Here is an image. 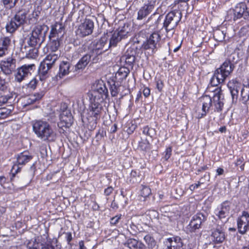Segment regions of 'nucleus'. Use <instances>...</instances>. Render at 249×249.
<instances>
[{
	"label": "nucleus",
	"mask_w": 249,
	"mask_h": 249,
	"mask_svg": "<svg viewBox=\"0 0 249 249\" xmlns=\"http://www.w3.org/2000/svg\"><path fill=\"white\" fill-rule=\"evenodd\" d=\"M141 176V172L139 170H132L129 177L127 178V182L131 184L138 183L140 181L138 180V178H140Z\"/></svg>",
	"instance_id": "obj_32"
},
{
	"label": "nucleus",
	"mask_w": 249,
	"mask_h": 249,
	"mask_svg": "<svg viewBox=\"0 0 249 249\" xmlns=\"http://www.w3.org/2000/svg\"><path fill=\"white\" fill-rule=\"evenodd\" d=\"M36 168L35 164H33L30 169L25 173L16 177L14 173L13 174L11 180L21 187H25L31 182L35 176Z\"/></svg>",
	"instance_id": "obj_6"
},
{
	"label": "nucleus",
	"mask_w": 249,
	"mask_h": 249,
	"mask_svg": "<svg viewBox=\"0 0 249 249\" xmlns=\"http://www.w3.org/2000/svg\"><path fill=\"white\" fill-rule=\"evenodd\" d=\"M101 54V52L99 53L91 49L87 55L90 56V61L91 62V63L94 64L99 62L100 55Z\"/></svg>",
	"instance_id": "obj_36"
},
{
	"label": "nucleus",
	"mask_w": 249,
	"mask_h": 249,
	"mask_svg": "<svg viewBox=\"0 0 249 249\" xmlns=\"http://www.w3.org/2000/svg\"><path fill=\"white\" fill-rule=\"evenodd\" d=\"M68 104L66 102L63 103V123H65L63 126L69 128L73 124V118L70 111L67 110Z\"/></svg>",
	"instance_id": "obj_26"
},
{
	"label": "nucleus",
	"mask_w": 249,
	"mask_h": 249,
	"mask_svg": "<svg viewBox=\"0 0 249 249\" xmlns=\"http://www.w3.org/2000/svg\"><path fill=\"white\" fill-rule=\"evenodd\" d=\"M87 95L89 104L86 109V117L88 125H90L89 129L92 130L95 129L98 121L105 112L104 107H106L107 100L109 99V94L105 83L103 81H98Z\"/></svg>",
	"instance_id": "obj_2"
},
{
	"label": "nucleus",
	"mask_w": 249,
	"mask_h": 249,
	"mask_svg": "<svg viewBox=\"0 0 249 249\" xmlns=\"http://www.w3.org/2000/svg\"><path fill=\"white\" fill-rule=\"evenodd\" d=\"M18 0H2L4 6L7 8L11 9L15 7Z\"/></svg>",
	"instance_id": "obj_45"
},
{
	"label": "nucleus",
	"mask_w": 249,
	"mask_h": 249,
	"mask_svg": "<svg viewBox=\"0 0 249 249\" xmlns=\"http://www.w3.org/2000/svg\"><path fill=\"white\" fill-rule=\"evenodd\" d=\"M205 220V215L201 213H198L194 215L186 227L187 232H195L196 230L201 228L202 223Z\"/></svg>",
	"instance_id": "obj_14"
},
{
	"label": "nucleus",
	"mask_w": 249,
	"mask_h": 249,
	"mask_svg": "<svg viewBox=\"0 0 249 249\" xmlns=\"http://www.w3.org/2000/svg\"><path fill=\"white\" fill-rule=\"evenodd\" d=\"M244 160V159L243 157L237 159L236 161L235 162V166H238L243 164L244 162H245Z\"/></svg>",
	"instance_id": "obj_64"
},
{
	"label": "nucleus",
	"mask_w": 249,
	"mask_h": 249,
	"mask_svg": "<svg viewBox=\"0 0 249 249\" xmlns=\"http://www.w3.org/2000/svg\"><path fill=\"white\" fill-rule=\"evenodd\" d=\"M90 62V56L84 55L76 64L75 67L78 70L84 69Z\"/></svg>",
	"instance_id": "obj_35"
},
{
	"label": "nucleus",
	"mask_w": 249,
	"mask_h": 249,
	"mask_svg": "<svg viewBox=\"0 0 249 249\" xmlns=\"http://www.w3.org/2000/svg\"><path fill=\"white\" fill-rule=\"evenodd\" d=\"M33 131L37 136L43 140H47L53 133L50 125L46 122L36 121L33 124Z\"/></svg>",
	"instance_id": "obj_7"
},
{
	"label": "nucleus",
	"mask_w": 249,
	"mask_h": 249,
	"mask_svg": "<svg viewBox=\"0 0 249 249\" xmlns=\"http://www.w3.org/2000/svg\"><path fill=\"white\" fill-rule=\"evenodd\" d=\"M231 201L225 200L220 204L219 207L215 210V214L219 220H222L228 216L231 208Z\"/></svg>",
	"instance_id": "obj_18"
},
{
	"label": "nucleus",
	"mask_w": 249,
	"mask_h": 249,
	"mask_svg": "<svg viewBox=\"0 0 249 249\" xmlns=\"http://www.w3.org/2000/svg\"><path fill=\"white\" fill-rule=\"evenodd\" d=\"M65 238L68 244L70 245L71 247L72 246V244L71 243V241L72 239V234L71 232H66L65 233Z\"/></svg>",
	"instance_id": "obj_58"
},
{
	"label": "nucleus",
	"mask_w": 249,
	"mask_h": 249,
	"mask_svg": "<svg viewBox=\"0 0 249 249\" xmlns=\"http://www.w3.org/2000/svg\"><path fill=\"white\" fill-rule=\"evenodd\" d=\"M122 215L121 213L117 214L110 219L109 223L111 226H116L122 219Z\"/></svg>",
	"instance_id": "obj_44"
},
{
	"label": "nucleus",
	"mask_w": 249,
	"mask_h": 249,
	"mask_svg": "<svg viewBox=\"0 0 249 249\" xmlns=\"http://www.w3.org/2000/svg\"><path fill=\"white\" fill-rule=\"evenodd\" d=\"M143 94L145 98H147L150 94V89L148 87H143L142 91Z\"/></svg>",
	"instance_id": "obj_61"
},
{
	"label": "nucleus",
	"mask_w": 249,
	"mask_h": 249,
	"mask_svg": "<svg viewBox=\"0 0 249 249\" xmlns=\"http://www.w3.org/2000/svg\"><path fill=\"white\" fill-rule=\"evenodd\" d=\"M161 39L159 32L154 31L147 36L142 45L141 49L143 51H148L149 53L153 54L160 48Z\"/></svg>",
	"instance_id": "obj_5"
},
{
	"label": "nucleus",
	"mask_w": 249,
	"mask_h": 249,
	"mask_svg": "<svg viewBox=\"0 0 249 249\" xmlns=\"http://www.w3.org/2000/svg\"><path fill=\"white\" fill-rule=\"evenodd\" d=\"M156 0H147L138 11L137 19L142 20L149 15L155 9Z\"/></svg>",
	"instance_id": "obj_10"
},
{
	"label": "nucleus",
	"mask_w": 249,
	"mask_h": 249,
	"mask_svg": "<svg viewBox=\"0 0 249 249\" xmlns=\"http://www.w3.org/2000/svg\"><path fill=\"white\" fill-rule=\"evenodd\" d=\"M227 86L231 95L232 103L236 104L237 102L239 91L241 89V83L236 78L233 79L229 81Z\"/></svg>",
	"instance_id": "obj_16"
},
{
	"label": "nucleus",
	"mask_w": 249,
	"mask_h": 249,
	"mask_svg": "<svg viewBox=\"0 0 249 249\" xmlns=\"http://www.w3.org/2000/svg\"><path fill=\"white\" fill-rule=\"evenodd\" d=\"M113 191V187L110 186L107 187L104 190V194L106 196H109L111 194H112Z\"/></svg>",
	"instance_id": "obj_57"
},
{
	"label": "nucleus",
	"mask_w": 249,
	"mask_h": 249,
	"mask_svg": "<svg viewBox=\"0 0 249 249\" xmlns=\"http://www.w3.org/2000/svg\"><path fill=\"white\" fill-rule=\"evenodd\" d=\"M70 67V65L69 63L63 61V75L68 74L69 73Z\"/></svg>",
	"instance_id": "obj_54"
},
{
	"label": "nucleus",
	"mask_w": 249,
	"mask_h": 249,
	"mask_svg": "<svg viewBox=\"0 0 249 249\" xmlns=\"http://www.w3.org/2000/svg\"><path fill=\"white\" fill-rule=\"evenodd\" d=\"M108 36L107 33L106 34L104 33L100 39L97 41L93 42L92 50L99 53L101 52L102 53L107 50V49H106L105 51H102L104 47L107 43Z\"/></svg>",
	"instance_id": "obj_22"
},
{
	"label": "nucleus",
	"mask_w": 249,
	"mask_h": 249,
	"mask_svg": "<svg viewBox=\"0 0 249 249\" xmlns=\"http://www.w3.org/2000/svg\"><path fill=\"white\" fill-rule=\"evenodd\" d=\"M249 6L243 2L238 3L235 7L227 11L225 20L235 21L243 18L245 20L249 21Z\"/></svg>",
	"instance_id": "obj_3"
},
{
	"label": "nucleus",
	"mask_w": 249,
	"mask_h": 249,
	"mask_svg": "<svg viewBox=\"0 0 249 249\" xmlns=\"http://www.w3.org/2000/svg\"><path fill=\"white\" fill-rule=\"evenodd\" d=\"M226 233L221 227L212 230L210 238L213 244L222 243L226 239Z\"/></svg>",
	"instance_id": "obj_19"
},
{
	"label": "nucleus",
	"mask_w": 249,
	"mask_h": 249,
	"mask_svg": "<svg viewBox=\"0 0 249 249\" xmlns=\"http://www.w3.org/2000/svg\"><path fill=\"white\" fill-rule=\"evenodd\" d=\"M108 83L110 86L109 89L111 96L112 97L117 96L120 90V88L121 86V82L112 80Z\"/></svg>",
	"instance_id": "obj_30"
},
{
	"label": "nucleus",
	"mask_w": 249,
	"mask_h": 249,
	"mask_svg": "<svg viewBox=\"0 0 249 249\" xmlns=\"http://www.w3.org/2000/svg\"><path fill=\"white\" fill-rule=\"evenodd\" d=\"M7 88V83L5 81V80L2 79L0 76V90L3 91L5 90Z\"/></svg>",
	"instance_id": "obj_55"
},
{
	"label": "nucleus",
	"mask_w": 249,
	"mask_h": 249,
	"mask_svg": "<svg viewBox=\"0 0 249 249\" xmlns=\"http://www.w3.org/2000/svg\"><path fill=\"white\" fill-rule=\"evenodd\" d=\"M11 44V40L9 37L4 36L0 38V57L8 53Z\"/></svg>",
	"instance_id": "obj_25"
},
{
	"label": "nucleus",
	"mask_w": 249,
	"mask_h": 249,
	"mask_svg": "<svg viewBox=\"0 0 249 249\" xmlns=\"http://www.w3.org/2000/svg\"><path fill=\"white\" fill-rule=\"evenodd\" d=\"M130 69L126 67H120L115 74V79L121 82L123 80L126 79L130 73Z\"/></svg>",
	"instance_id": "obj_29"
},
{
	"label": "nucleus",
	"mask_w": 249,
	"mask_h": 249,
	"mask_svg": "<svg viewBox=\"0 0 249 249\" xmlns=\"http://www.w3.org/2000/svg\"><path fill=\"white\" fill-rule=\"evenodd\" d=\"M238 231L241 234H245L249 231V213L247 211H242L241 214L236 219Z\"/></svg>",
	"instance_id": "obj_12"
},
{
	"label": "nucleus",
	"mask_w": 249,
	"mask_h": 249,
	"mask_svg": "<svg viewBox=\"0 0 249 249\" xmlns=\"http://www.w3.org/2000/svg\"><path fill=\"white\" fill-rule=\"evenodd\" d=\"M177 11L173 10L168 12L165 16L162 29H164L168 33L177 27L181 18V13H179V16L177 17Z\"/></svg>",
	"instance_id": "obj_8"
},
{
	"label": "nucleus",
	"mask_w": 249,
	"mask_h": 249,
	"mask_svg": "<svg viewBox=\"0 0 249 249\" xmlns=\"http://www.w3.org/2000/svg\"><path fill=\"white\" fill-rule=\"evenodd\" d=\"M211 163H210L208 164L204 165L200 167L199 168H198L197 170V172H198V173H199L202 171H205L206 170L210 169L211 168Z\"/></svg>",
	"instance_id": "obj_60"
},
{
	"label": "nucleus",
	"mask_w": 249,
	"mask_h": 249,
	"mask_svg": "<svg viewBox=\"0 0 249 249\" xmlns=\"http://www.w3.org/2000/svg\"><path fill=\"white\" fill-rule=\"evenodd\" d=\"M125 245L130 249H145V245L142 242L133 238L127 239Z\"/></svg>",
	"instance_id": "obj_28"
},
{
	"label": "nucleus",
	"mask_w": 249,
	"mask_h": 249,
	"mask_svg": "<svg viewBox=\"0 0 249 249\" xmlns=\"http://www.w3.org/2000/svg\"><path fill=\"white\" fill-rule=\"evenodd\" d=\"M62 69V62L59 65V71L58 73L54 77V79H55L56 81H58V80H60L62 77V72H61Z\"/></svg>",
	"instance_id": "obj_59"
},
{
	"label": "nucleus",
	"mask_w": 249,
	"mask_h": 249,
	"mask_svg": "<svg viewBox=\"0 0 249 249\" xmlns=\"http://www.w3.org/2000/svg\"><path fill=\"white\" fill-rule=\"evenodd\" d=\"M61 53L60 51L57 53H52L48 55L43 61H45V63H47V61H52L55 62L61 56Z\"/></svg>",
	"instance_id": "obj_42"
},
{
	"label": "nucleus",
	"mask_w": 249,
	"mask_h": 249,
	"mask_svg": "<svg viewBox=\"0 0 249 249\" xmlns=\"http://www.w3.org/2000/svg\"><path fill=\"white\" fill-rule=\"evenodd\" d=\"M54 247L49 244H43L41 243H37L34 244L32 248L29 249H54Z\"/></svg>",
	"instance_id": "obj_43"
},
{
	"label": "nucleus",
	"mask_w": 249,
	"mask_h": 249,
	"mask_svg": "<svg viewBox=\"0 0 249 249\" xmlns=\"http://www.w3.org/2000/svg\"><path fill=\"white\" fill-rule=\"evenodd\" d=\"M151 128L149 127L148 125H146L143 127L142 128V134L147 136H149L152 137V136L150 134V130H151Z\"/></svg>",
	"instance_id": "obj_53"
},
{
	"label": "nucleus",
	"mask_w": 249,
	"mask_h": 249,
	"mask_svg": "<svg viewBox=\"0 0 249 249\" xmlns=\"http://www.w3.org/2000/svg\"><path fill=\"white\" fill-rule=\"evenodd\" d=\"M94 27L93 21L91 19L85 18L84 22L78 26L76 34L80 37H84L92 33Z\"/></svg>",
	"instance_id": "obj_11"
},
{
	"label": "nucleus",
	"mask_w": 249,
	"mask_h": 249,
	"mask_svg": "<svg viewBox=\"0 0 249 249\" xmlns=\"http://www.w3.org/2000/svg\"><path fill=\"white\" fill-rule=\"evenodd\" d=\"M234 64L229 59H226L219 68L216 69L211 77L207 89L213 93L210 95H203L198 99V102L202 106V112L199 113L197 118L205 117L210 111L221 112L224 108V96L221 87H217L224 83L228 76L233 71Z\"/></svg>",
	"instance_id": "obj_1"
},
{
	"label": "nucleus",
	"mask_w": 249,
	"mask_h": 249,
	"mask_svg": "<svg viewBox=\"0 0 249 249\" xmlns=\"http://www.w3.org/2000/svg\"><path fill=\"white\" fill-rule=\"evenodd\" d=\"M225 36L226 34L224 31H221L220 29H216L213 32V37L217 41H223L225 39Z\"/></svg>",
	"instance_id": "obj_39"
},
{
	"label": "nucleus",
	"mask_w": 249,
	"mask_h": 249,
	"mask_svg": "<svg viewBox=\"0 0 249 249\" xmlns=\"http://www.w3.org/2000/svg\"><path fill=\"white\" fill-rule=\"evenodd\" d=\"M137 127V124H131L130 125H129L127 128L126 131L129 134H131L134 132Z\"/></svg>",
	"instance_id": "obj_56"
},
{
	"label": "nucleus",
	"mask_w": 249,
	"mask_h": 249,
	"mask_svg": "<svg viewBox=\"0 0 249 249\" xmlns=\"http://www.w3.org/2000/svg\"><path fill=\"white\" fill-rule=\"evenodd\" d=\"M36 98L35 96L31 95L27 100V104H33L36 102Z\"/></svg>",
	"instance_id": "obj_63"
},
{
	"label": "nucleus",
	"mask_w": 249,
	"mask_h": 249,
	"mask_svg": "<svg viewBox=\"0 0 249 249\" xmlns=\"http://www.w3.org/2000/svg\"><path fill=\"white\" fill-rule=\"evenodd\" d=\"M151 193V189L147 186H144L142 187V189L141 191V194L142 195L146 197L150 195Z\"/></svg>",
	"instance_id": "obj_51"
},
{
	"label": "nucleus",
	"mask_w": 249,
	"mask_h": 249,
	"mask_svg": "<svg viewBox=\"0 0 249 249\" xmlns=\"http://www.w3.org/2000/svg\"><path fill=\"white\" fill-rule=\"evenodd\" d=\"M51 69V63H45V61L41 62L37 76L39 79L43 81L48 77V71Z\"/></svg>",
	"instance_id": "obj_24"
},
{
	"label": "nucleus",
	"mask_w": 249,
	"mask_h": 249,
	"mask_svg": "<svg viewBox=\"0 0 249 249\" xmlns=\"http://www.w3.org/2000/svg\"><path fill=\"white\" fill-rule=\"evenodd\" d=\"M153 145L149 142L147 138L142 139L138 142L137 149L140 151L144 156L149 152L152 149Z\"/></svg>",
	"instance_id": "obj_23"
},
{
	"label": "nucleus",
	"mask_w": 249,
	"mask_h": 249,
	"mask_svg": "<svg viewBox=\"0 0 249 249\" xmlns=\"http://www.w3.org/2000/svg\"><path fill=\"white\" fill-rule=\"evenodd\" d=\"M35 69L36 66L33 64H25L18 68L15 75L16 81L20 83L25 80L32 75Z\"/></svg>",
	"instance_id": "obj_9"
},
{
	"label": "nucleus",
	"mask_w": 249,
	"mask_h": 249,
	"mask_svg": "<svg viewBox=\"0 0 249 249\" xmlns=\"http://www.w3.org/2000/svg\"><path fill=\"white\" fill-rule=\"evenodd\" d=\"M155 82L156 84V89H158L159 92H162L163 89L164 87V83L162 76H156L155 77Z\"/></svg>",
	"instance_id": "obj_41"
},
{
	"label": "nucleus",
	"mask_w": 249,
	"mask_h": 249,
	"mask_svg": "<svg viewBox=\"0 0 249 249\" xmlns=\"http://www.w3.org/2000/svg\"><path fill=\"white\" fill-rule=\"evenodd\" d=\"M11 113V110L5 108H0V119H5Z\"/></svg>",
	"instance_id": "obj_46"
},
{
	"label": "nucleus",
	"mask_w": 249,
	"mask_h": 249,
	"mask_svg": "<svg viewBox=\"0 0 249 249\" xmlns=\"http://www.w3.org/2000/svg\"><path fill=\"white\" fill-rule=\"evenodd\" d=\"M38 77L36 75L27 85V87L32 89H35L38 82Z\"/></svg>",
	"instance_id": "obj_48"
},
{
	"label": "nucleus",
	"mask_w": 249,
	"mask_h": 249,
	"mask_svg": "<svg viewBox=\"0 0 249 249\" xmlns=\"http://www.w3.org/2000/svg\"><path fill=\"white\" fill-rule=\"evenodd\" d=\"M16 59L12 57H9L6 60L1 61L0 63L1 71L7 75L11 74L16 69Z\"/></svg>",
	"instance_id": "obj_15"
},
{
	"label": "nucleus",
	"mask_w": 249,
	"mask_h": 249,
	"mask_svg": "<svg viewBox=\"0 0 249 249\" xmlns=\"http://www.w3.org/2000/svg\"><path fill=\"white\" fill-rule=\"evenodd\" d=\"M53 114H54V120H53V122H57L58 120H59V122H57L58 126L61 128H62V111L61 107H60L59 109H56L55 110Z\"/></svg>",
	"instance_id": "obj_37"
},
{
	"label": "nucleus",
	"mask_w": 249,
	"mask_h": 249,
	"mask_svg": "<svg viewBox=\"0 0 249 249\" xmlns=\"http://www.w3.org/2000/svg\"><path fill=\"white\" fill-rule=\"evenodd\" d=\"M240 101L242 104L248 106L249 101V86H244L242 89Z\"/></svg>",
	"instance_id": "obj_33"
},
{
	"label": "nucleus",
	"mask_w": 249,
	"mask_h": 249,
	"mask_svg": "<svg viewBox=\"0 0 249 249\" xmlns=\"http://www.w3.org/2000/svg\"><path fill=\"white\" fill-rule=\"evenodd\" d=\"M136 59V51L134 47H129L125 53L121 57V61L124 63V67L132 70Z\"/></svg>",
	"instance_id": "obj_13"
},
{
	"label": "nucleus",
	"mask_w": 249,
	"mask_h": 249,
	"mask_svg": "<svg viewBox=\"0 0 249 249\" xmlns=\"http://www.w3.org/2000/svg\"><path fill=\"white\" fill-rule=\"evenodd\" d=\"M26 16V12L25 11L21 10L17 12L12 18L19 27L25 23Z\"/></svg>",
	"instance_id": "obj_31"
},
{
	"label": "nucleus",
	"mask_w": 249,
	"mask_h": 249,
	"mask_svg": "<svg viewBox=\"0 0 249 249\" xmlns=\"http://www.w3.org/2000/svg\"><path fill=\"white\" fill-rule=\"evenodd\" d=\"M62 24L59 22H56L53 25L49 36V38H62Z\"/></svg>",
	"instance_id": "obj_27"
},
{
	"label": "nucleus",
	"mask_w": 249,
	"mask_h": 249,
	"mask_svg": "<svg viewBox=\"0 0 249 249\" xmlns=\"http://www.w3.org/2000/svg\"><path fill=\"white\" fill-rule=\"evenodd\" d=\"M172 147L170 146L166 148L163 152V158L165 160H168L172 155Z\"/></svg>",
	"instance_id": "obj_49"
},
{
	"label": "nucleus",
	"mask_w": 249,
	"mask_h": 249,
	"mask_svg": "<svg viewBox=\"0 0 249 249\" xmlns=\"http://www.w3.org/2000/svg\"><path fill=\"white\" fill-rule=\"evenodd\" d=\"M110 208L115 211L119 208L118 204L114 199L111 203Z\"/></svg>",
	"instance_id": "obj_62"
},
{
	"label": "nucleus",
	"mask_w": 249,
	"mask_h": 249,
	"mask_svg": "<svg viewBox=\"0 0 249 249\" xmlns=\"http://www.w3.org/2000/svg\"><path fill=\"white\" fill-rule=\"evenodd\" d=\"M48 30L49 27L44 24L35 26L28 40V44L32 47L40 46L44 41Z\"/></svg>",
	"instance_id": "obj_4"
},
{
	"label": "nucleus",
	"mask_w": 249,
	"mask_h": 249,
	"mask_svg": "<svg viewBox=\"0 0 249 249\" xmlns=\"http://www.w3.org/2000/svg\"><path fill=\"white\" fill-rule=\"evenodd\" d=\"M164 244V249H181L183 245L182 238L177 235L166 239Z\"/></svg>",
	"instance_id": "obj_20"
},
{
	"label": "nucleus",
	"mask_w": 249,
	"mask_h": 249,
	"mask_svg": "<svg viewBox=\"0 0 249 249\" xmlns=\"http://www.w3.org/2000/svg\"><path fill=\"white\" fill-rule=\"evenodd\" d=\"M33 159V156L28 151H24L18 154L17 158L18 165H15L13 169L16 170V173H17L20 169L19 166H23L30 161Z\"/></svg>",
	"instance_id": "obj_21"
},
{
	"label": "nucleus",
	"mask_w": 249,
	"mask_h": 249,
	"mask_svg": "<svg viewBox=\"0 0 249 249\" xmlns=\"http://www.w3.org/2000/svg\"><path fill=\"white\" fill-rule=\"evenodd\" d=\"M38 50L36 48L30 49L28 54V57L35 58L37 55Z\"/></svg>",
	"instance_id": "obj_52"
},
{
	"label": "nucleus",
	"mask_w": 249,
	"mask_h": 249,
	"mask_svg": "<svg viewBox=\"0 0 249 249\" xmlns=\"http://www.w3.org/2000/svg\"><path fill=\"white\" fill-rule=\"evenodd\" d=\"M18 27V25L12 18L11 21L7 23L5 28L7 32L13 33L15 32Z\"/></svg>",
	"instance_id": "obj_40"
},
{
	"label": "nucleus",
	"mask_w": 249,
	"mask_h": 249,
	"mask_svg": "<svg viewBox=\"0 0 249 249\" xmlns=\"http://www.w3.org/2000/svg\"><path fill=\"white\" fill-rule=\"evenodd\" d=\"M40 12L39 11H34L32 14V17L29 18V24H34L36 23L38 19V18L39 17V14Z\"/></svg>",
	"instance_id": "obj_47"
},
{
	"label": "nucleus",
	"mask_w": 249,
	"mask_h": 249,
	"mask_svg": "<svg viewBox=\"0 0 249 249\" xmlns=\"http://www.w3.org/2000/svg\"><path fill=\"white\" fill-rule=\"evenodd\" d=\"M51 41V48L53 52H55L60 47L62 38H49Z\"/></svg>",
	"instance_id": "obj_38"
},
{
	"label": "nucleus",
	"mask_w": 249,
	"mask_h": 249,
	"mask_svg": "<svg viewBox=\"0 0 249 249\" xmlns=\"http://www.w3.org/2000/svg\"><path fill=\"white\" fill-rule=\"evenodd\" d=\"M143 239L149 249H154L157 246L156 240L151 234H147L145 235Z\"/></svg>",
	"instance_id": "obj_34"
},
{
	"label": "nucleus",
	"mask_w": 249,
	"mask_h": 249,
	"mask_svg": "<svg viewBox=\"0 0 249 249\" xmlns=\"http://www.w3.org/2000/svg\"><path fill=\"white\" fill-rule=\"evenodd\" d=\"M129 32L124 29H122L120 31H115L111 35L109 40L108 48L115 47L117 44L122 40L125 39L128 36Z\"/></svg>",
	"instance_id": "obj_17"
},
{
	"label": "nucleus",
	"mask_w": 249,
	"mask_h": 249,
	"mask_svg": "<svg viewBox=\"0 0 249 249\" xmlns=\"http://www.w3.org/2000/svg\"><path fill=\"white\" fill-rule=\"evenodd\" d=\"M128 231L132 235H136L139 232V229L137 225L132 222L130 225V228Z\"/></svg>",
	"instance_id": "obj_50"
}]
</instances>
